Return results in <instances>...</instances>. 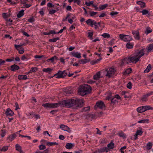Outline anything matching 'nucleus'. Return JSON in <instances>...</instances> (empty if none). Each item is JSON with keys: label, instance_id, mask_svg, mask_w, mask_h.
I'll return each instance as SVG.
<instances>
[{"label": "nucleus", "instance_id": "20", "mask_svg": "<svg viewBox=\"0 0 153 153\" xmlns=\"http://www.w3.org/2000/svg\"><path fill=\"white\" fill-rule=\"evenodd\" d=\"M143 133V131L141 130H137L136 131L135 134L134 135V139L136 140L137 139V135H141Z\"/></svg>", "mask_w": 153, "mask_h": 153}, {"label": "nucleus", "instance_id": "25", "mask_svg": "<svg viewBox=\"0 0 153 153\" xmlns=\"http://www.w3.org/2000/svg\"><path fill=\"white\" fill-rule=\"evenodd\" d=\"M137 123H149V120L148 119H142L139 120Z\"/></svg>", "mask_w": 153, "mask_h": 153}, {"label": "nucleus", "instance_id": "26", "mask_svg": "<svg viewBox=\"0 0 153 153\" xmlns=\"http://www.w3.org/2000/svg\"><path fill=\"white\" fill-rule=\"evenodd\" d=\"M16 149L20 153H22L23 151L22 150L21 146L18 144H16L15 145Z\"/></svg>", "mask_w": 153, "mask_h": 153}, {"label": "nucleus", "instance_id": "35", "mask_svg": "<svg viewBox=\"0 0 153 153\" xmlns=\"http://www.w3.org/2000/svg\"><path fill=\"white\" fill-rule=\"evenodd\" d=\"M134 45V44L132 43H130L128 42L126 44V47L128 49L132 48Z\"/></svg>", "mask_w": 153, "mask_h": 153}, {"label": "nucleus", "instance_id": "33", "mask_svg": "<svg viewBox=\"0 0 153 153\" xmlns=\"http://www.w3.org/2000/svg\"><path fill=\"white\" fill-rule=\"evenodd\" d=\"M137 3L138 4L140 5V7L142 8H144L146 6L145 3L143 2L139 1H137Z\"/></svg>", "mask_w": 153, "mask_h": 153}, {"label": "nucleus", "instance_id": "57", "mask_svg": "<svg viewBox=\"0 0 153 153\" xmlns=\"http://www.w3.org/2000/svg\"><path fill=\"white\" fill-rule=\"evenodd\" d=\"M6 131L5 130H2L1 134V136L2 137H4L5 135Z\"/></svg>", "mask_w": 153, "mask_h": 153}, {"label": "nucleus", "instance_id": "12", "mask_svg": "<svg viewBox=\"0 0 153 153\" xmlns=\"http://www.w3.org/2000/svg\"><path fill=\"white\" fill-rule=\"evenodd\" d=\"M21 46L20 45H15V48L18 51L19 53L20 54L23 53L24 52V49L21 47Z\"/></svg>", "mask_w": 153, "mask_h": 153}, {"label": "nucleus", "instance_id": "5", "mask_svg": "<svg viewBox=\"0 0 153 153\" xmlns=\"http://www.w3.org/2000/svg\"><path fill=\"white\" fill-rule=\"evenodd\" d=\"M106 71L107 72V73L105 75L110 78L112 76L114 75L115 70L113 68H107Z\"/></svg>", "mask_w": 153, "mask_h": 153}, {"label": "nucleus", "instance_id": "60", "mask_svg": "<svg viewBox=\"0 0 153 153\" xmlns=\"http://www.w3.org/2000/svg\"><path fill=\"white\" fill-rule=\"evenodd\" d=\"M22 3H24L25 4L24 6L26 8H29L31 6V5L30 4H26L24 3V1H22Z\"/></svg>", "mask_w": 153, "mask_h": 153}, {"label": "nucleus", "instance_id": "27", "mask_svg": "<svg viewBox=\"0 0 153 153\" xmlns=\"http://www.w3.org/2000/svg\"><path fill=\"white\" fill-rule=\"evenodd\" d=\"M18 79H23L26 80L27 79V76L26 75H21L18 76Z\"/></svg>", "mask_w": 153, "mask_h": 153}, {"label": "nucleus", "instance_id": "7", "mask_svg": "<svg viewBox=\"0 0 153 153\" xmlns=\"http://www.w3.org/2000/svg\"><path fill=\"white\" fill-rule=\"evenodd\" d=\"M67 75V73L65 71H59L58 73L55 75L56 78H64Z\"/></svg>", "mask_w": 153, "mask_h": 153}, {"label": "nucleus", "instance_id": "3", "mask_svg": "<svg viewBox=\"0 0 153 153\" xmlns=\"http://www.w3.org/2000/svg\"><path fill=\"white\" fill-rule=\"evenodd\" d=\"M62 104L67 107H71L76 105L74 99L64 100L62 101Z\"/></svg>", "mask_w": 153, "mask_h": 153}, {"label": "nucleus", "instance_id": "48", "mask_svg": "<svg viewBox=\"0 0 153 153\" xmlns=\"http://www.w3.org/2000/svg\"><path fill=\"white\" fill-rule=\"evenodd\" d=\"M8 149V146H4L2 148H0V151L5 152Z\"/></svg>", "mask_w": 153, "mask_h": 153}, {"label": "nucleus", "instance_id": "19", "mask_svg": "<svg viewBox=\"0 0 153 153\" xmlns=\"http://www.w3.org/2000/svg\"><path fill=\"white\" fill-rule=\"evenodd\" d=\"M131 57V62L134 63H136L140 59L139 58H138L137 56H136V55L135 54L134 56Z\"/></svg>", "mask_w": 153, "mask_h": 153}, {"label": "nucleus", "instance_id": "29", "mask_svg": "<svg viewBox=\"0 0 153 153\" xmlns=\"http://www.w3.org/2000/svg\"><path fill=\"white\" fill-rule=\"evenodd\" d=\"M74 146V144L73 143H68L66 145L65 148L68 149H71Z\"/></svg>", "mask_w": 153, "mask_h": 153}, {"label": "nucleus", "instance_id": "63", "mask_svg": "<svg viewBox=\"0 0 153 153\" xmlns=\"http://www.w3.org/2000/svg\"><path fill=\"white\" fill-rule=\"evenodd\" d=\"M56 11L55 10L53 9L50 10L49 12V13L50 14H53L55 13Z\"/></svg>", "mask_w": 153, "mask_h": 153}, {"label": "nucleus", "instance_id": "34", "mask_svg": "<svg viewBox=\"0 0 153 153\" xmlns=\"http://www.w3.org/2000/svg\"><path fill=\"white\" fill-rule=\"evenodd\" d=\"M93 34V31L92 30H89L88 32V37L90 38L91 39H92V36Z\"/></svg>", "mask_w": 153, "mask_h": 153}, {"label": "nucleus", "instance_id": "45", "mask_svg": "<svg viewBox=\"0 0 153 153\" xmlns=\"http://www.w3.org/2000/svg\"><path fill=\"white\" fill-rule=\"evenodd\" d=\"M131 71V68L127 69L124 73V74L125 75H127L129 74Z\"/></svg>", "mask_w": 153, "mask_h": 153}, {"label": "nucleus", "instance_id": "28", "mask_svg": "<svg viewBox=\"0 0 153 153\" xmlns=\"http://www.w3.org/2000/svg\"><path fill=\"white\" fill-rule=\"evenodd\" d=\"M58 145V143L55 142H48L46 143V145L48 146H53L54 145Z\"/></svg>", "mask_w": 153, "mask_h": 153}, {"label": "nucleus", "instance_id": "39", "mask_svg": "<svg viewBox=\"0 0 153 153\" xmlns=\"http://www.w3.org/2000/svg\"><path fill=\"white\" fill-rule=\"evenodd\" d=\"M52 69H51L49 68H43V71L44 72H45L46 73H50L51 71H52Z\"/></svg>", "mask_w": 153, "mask_h": 153}, {"label": "nucleus", "instance_id": "41", "mask_svg": "<svg viewBox=\"0 0 153 153\" xmlns=\"http://www.w3.org/2000/svg\"><path fill=\"white\" fill-rule=\"evenodd\" d=\"M114 146V144L112 142L108 144L107 145L108 148L110 149H112Z\"/></svg>", "mask_w": 153, "mask_h": 153}, {"label": "nucleus", "instance_id": "30", "mask_svg": "<svg viewBox=\"0 0 153 153\" xmlns=\"http://www.w3.org/2000/svg\"><path fill=\"white\" fill-rule=\"evenodd\" d=\"M88 62L89 60L88 59H84L79 60V62L80 64H85Z\"/></svg>", "mask_w": 153, "mask_h": 153}, {"label": "nucleus", "instance_id": "11", "mask_svg": "<svg viewBox=\"0 0 153 153\" xmlns=\"http://www.w3.org/2000/svg\"><path fill=\"white\" fill-rule=\"evenodd\" d=\"M76 101V107H81L82 106L83 104V100L82 99H76L75 100Z\"/></svg>", "mask_w": 153, "mask_h": 153}, {"label": "nucleus", "instance_id": "53", "mask_svg": "<svg viewBox=\"0 0 153 153\" xmlns=\"http://www.w3.org/2000/svg\"><path fill=\"white\" fill-rule=\"evenodd\" d=\"M126 148V146H123L121 147L120 149V151L122 153H123L125 152V150Z\"/></svg>", "mask_w": 153, "mask_h": 153}, {"label": "nucleus", "instance_id": "43", "mask_svg": "<svg viewBox=\"0 0 153 153\" xmlns=\"http://www.w3.org/2000/svg\"><path fill=\"white\" fill-rule=\"evenodd\" d=\"M39 148L40 150H42L45 149H46V147L45 145H43L42 143L41 145L39 146Z\"/></svg>", "mask_w": 153, "mask_h": 153}, {"label": "nucleus", "instance_id": "37", "mask_svg": "<svg viewBox=\"0 0 153 153\" xmlns=\"http://www.w3.org/2000/svg\"><path fill=\"white\" fill-rule=\"evenodd\" d=\"M49 150L48 149H46L43 151H40L39 150H36L37 153H49Z\"/></svg>", "mask_w": 153, "mask_h": 153}, {"label": "nucleus", "instance_id": "58", "mask_svg": "<svg viewBox=\"0 0 153 153\" xmlns=\"http://www.w3.org/2000/svg\"><path fill=\"white\" fill-rule=\"evenodd\" d=\"M97 13V12L93 11H90L89 12L90 15L91 16H93L95 15Z\"/></svg>", "mask_w": 153, "mask_h": 153}, {"label": "nucleus", "instance_id": "1", "mask_svg": "<svg viewBox=\"0 0 153 153\" xmlns=\"http://www.w3.org/2000/svg\"><path fill=\"white\" fill-rule=\"evenodd\" d=\"M91 91V88L89 85L85 84L79 88L78 90V94L83 96L90 93Z\"/></svg>", "mask_w": 153, "mask_h": 153}, {"label": "nucleus", "instance_id": "42", "mask_svg": "<svg viewBox=\"0 0 153 153\" xmlns=\"http://www.w3.org/2000/svg\"><path fill=\"white\" fill-rule=\"evenodd\" d=\"M151 66L150 65H149L146 68L144 71L145 73H147L148 72L151 70Z\"/></svg>", "mask_w": 153, "mask_h": 153}, {"label": "nucleus", "instance_id": "8", "mask_svg": "<svg viewBox=\"0 0 153 153\" xmlns=\"http://www.w3.org/2000/svg\"><path fill=\"white\" fill-rule=\"evenodd\" d=\"M59 104L58 103H46L42 105V106L45 108H54L58 107Z\"/></svg>", "mask_w": 153, "mask_h": 153}, {"label": "nucleus", "instance_id": "59", "mask_svg": "<svg viewBox=\"0 0 153 153\" xmlns=\"http://www.w3.org/2000/svg\"><path fill=\"white\" fill-rule=\"evenodd\" d=\"M127 87L129 89H131L132 88V84L131 82H129L127 85Z\"/></svg>", "mask_w": 153, "mask_h": 153}, {"label": "nucleus", "instance_id": "50", "mask_svg": "<svg viewBox=\"0 0 153 153\" xmlns=\"http://www.w3.org/2000/svg\"><path fill=\"white\" fill-rule=\"evenodd\" d=\"M147 97L145 95L142 96L141 98V100L143 102H146L147 100Z\"/></svg>", "mask_w": 153, "mask_h": 153}, {"label": "nucleus", "instance_id": "55", "mask_svg": "<svg viewBox=\"0 0 153 153\" xmlns=\"http://www.w3.org/2000/svg\"><path fill=\"white\" fill-rule=\"evenodd\" d=\"M93 1H90L89 2H86L85 3V4L88 6H89L91 5H93Z\"/></svg>", "mask_w": 153, "mask_h": 153}, {"label": "nucleus", "instance_id": "2", "mask_svg": "<svg viewBox=\"0 0 153 153\" xmlns=\"http://www.w3.org/2000/svg\"><path fill=\"white\" fill-rule=\"evenodd\" d=\"M86 23L88 25L91 26L92 27L94 26L95 29H97L100 25V23L97 22L95 20H92L91 19H89L85 21Z\"/></svg>", "mask_w": 153, "mask_h": 153}, {"label": "nucleus", "instance_id": "56", "mask_svg": "<svg viewBox=\"0 0 153 153\" xmlns=\"http://www.w3.org/2000/svg\"><path fill=\"white\" fill-rule=\"evenodd\" d=\"M21 59L22 60L24 61H26L28 60L27 58L25 55H23L22 56Z\"/></svg>", "mask_w": 153, "mask_h": 153}, {"label": "nucleus", "instance_id": "15", "mask_svg": "<svg viewBox=\"0 0 153 153\" xmlns=\"http://www.w3.org/2000/svg\"><path fill=\"white\" fill-rule=\"evenodd\" d=\"M132 34L135 39L139 40L140 39L139 33L137 30H134L132 32Z\"/></svg>", "mask_w": 153, "mask_h": 153}, {"label": "nucleus", "instance_id": "24", "mask_svg": "<svg viewBox=\"0 0 153 153\" xmlns=\"http://www.w3.org/2000/svg\"><path fill=\"white\" fill-rule=\"evenodd\" d=\"M11 70L13 71H14L16 70H18L19 68V67L16 65H13L10 67Z\"/></svg>", "mask_w": 153, "mask_h": 153}, {"label": "nucleus", "instance_id": "14", "mask_svg": "<svg viewBox=\"0 0 153 153\" xmlns=\"http://www.w3.org/2000/svg\"><path fill=\"white\" fill-rule=\"evenodd\" d=\"M60 128L62 130L67 131L68 133H71V130L70 129V128L67 126L64 125H61L60 126Z\"/></svg>", "mask_w": 153, "mask_h": 153}, {"label": "nucleus", "instance_id": "46", "mask_svg": "<svg viewBox=\"0 0 153 153\" xmlns=\"http://www.w3.org/2000/svg\"><path fill=\"white\" fill-rule=\"evenodd\" d=\"M101 36L104 38H109L110 37V35L109 34L104 33L101 35Z\"/></svg>", "mask_w": 153, "mask_h": 153}, {"label": "nucleus", "instance_id": "9", "mask_svg": "<svg viewBox=\"0 0 153 153\" xmlns=\"http://www.w3.org/2000/svg\"><path fill=\"white\" fill-rule=\"evenodd\" d=\"M105 106L104 102L101 101H99L97 102L95 106V108L96 109L97 108L102 109L105 108Z\"/></svg>", "mask_w": 153, "mask_h": 153}, {"label": "nucleus", "instance_id": "51", "mask_svg": "<svg viewBox=\"0 0 153 153\" xmlns=\"http://www.w3.org/2000/svg\"><path fill=\"white\" fill-rule=\"evenodd\" d=\"M119 135L120 137H122L124 138H126V136L125 134L122 132L119 133Z\"/></svg>", "mask_w": 153, "mask_h": 153}, {"label": "nucleus", "instance_id": "13", "mask_svg": "<svg viewBox=\"0 0 153 153\" xmlns=\"http://www.w3.org/2000/svg\"><path fill=\"white\" fill-rule=\"evenodd\" d=\"M72 56L79 59L81 58V53L79 52L72 51L71 52Z\"/></svg>", "mask_w": 153, "mask_h": 153}, {"label": "nucleus", "instance_id": "17", "mask_svg": "<svg viewBox=\"0 0 153 153\" xmlns=\"http://www.w3.org/2000/svg\"><path fill=\"white\" fill-rule=\"evenodd\" d=\"M102 77L101 74V72L98 71L94 76L93 78L95 80H98L100 78Z\"/></svg>", "mask_w": 153, "mask_h": 153}, {"label": "nucleus", "instance_id": "36", "mask_svg": "<svg viewBox=\"0 0 153 153\" xmlns=\"http://www.w3.org/2000/svg\"><path fill=\"white\" fill-rule=\"evenodd\" d=\"M108 6V4H105L103 5H100L99 6V9L101 10H103Z\"/></svg>", "mask_w": 153, "mask_h": 153}, {"label": "nucleus", "instance_id": "47", "mask_svg": "<svg viewBox=\"0 0 153 153\" xmlns=\"http://www.w3.org/2000/svg\"><path fill=\"white\" fill-rule=\"evenodd\" d=\"M59 40V38L58 37H57L56 38H54L52 39H50L49 40V41L50 42H55L57 40Z\"/></svg>", "mask_w": 153, "mask_h": 153}, {"label": "nucleus", "instance_id": "64", "mask_svg": "<svg viewBox=\"0 0 153 153\" xmlns=\"http://www.w3.org/2000/svg\"><path fill=\"white\" fill-rule=\"evenodd\" d=\"M28 21L31 23H33L34 21V20L33 17H31L28 19Z\"/></svg>", "mask_w": 153, "mask_h": 153}, {"label": "nucleus", "instance_id": "52", "mask_svg": "<svg viewBox=\"0 0 153 153\" xmlns=\"http://www.w3.org/2000/svg\"><path fill=\"white\" fill-rule=\"evenodd\" d=\"M58 59V57L56 56H54L50 58L51 61L53 62L54 60H57Z\"/></svg>", "mask_w": 153, "mask_h": 153}, {"label": "nucleus", "instance_id": "18", "mask_svg": "<svg viewBox=\"0 0 153 153\" xmlns=\"http://www.w3.org/2000/svg\"><path fill=\"white\" fill-rule=\"evenodd\" d=\"M131 59L130 57H126L124 58L122 61L123 64H128L131 62Z\"/></svg>", "mask_w": 153, "mask_h": 153}, {"label": "nucleus", "instance_id": "10", "mask_svg": "<svg viewBox=\"0 0 153 153\" xmlns=\"http://www.w3.org/2000/svg\"><path fill=\"white\" fill-rule=\"evenodd\" d=\"M144 48H143L136 52L135 55L139 59L144 54Z\"/></svg>", "mask_w": 153, "mask_h": 153}, {"label": "nucleus", "instance_id": "6", "mask_svg": "<svg viewBox=\"0 0 153 153\" xmlns=\"http://www.w3.org/2000/svg\"><path fill=\"white\" fill-rule=\"evenodd\" d=\"M119 37L120 39L125 42L130 41L132 40L131 36L129 35L120 34Z\"/></svg>", "mask_w": 153, "mask_h": 153}, {"label": "nucleus", "instance_id": "23", "mask_svg": "<svg viewBox=\"0 0 153 153\" xmlns=\"http://www.w3.org/2000/svg\"><path fill=\"white\" fill-rule=\"evenodd\" d=\"M153 50V45L150 44L146 47V50L148 52L152 51Z\"/></svg>", "mask_w": 153, "mask_h": 153}, {"label": "nucleus", "instance_id": "22", "mask_svg": "<svg viewBox=\"0 0 153 153\" xmlns=\"http://www.w3.org/2000/svg\"><path fill=\"white\" fill-rule=\"evenodd\" d=\"M6 115L7 116H11L14 114L13 112L10 108H8L6 111Z\"/></svg>", "mask_w": 153, "mask_h": 153}, {"label": "nucleus", "instance_id": "31", "mask_svg": "<svg viewBox=\"0 0 153 153\" xmlns=\"http://www.w3.org/2000/svg\"><path fill=\"white\" fill-rule=\"evenodd\" d=\"M140 12L143 15H146L149 16L150 15V13L149 11L146 9H144L141 11H140Z\"/></svg>", "mask_w": 153, "mask_h": 153}, {"label": "nucleus", "instance_id": "4", "mask_svg": "<svg viewBox=\"0 0 153 153\" xmlns=\"http://www.w3.org/2000/svg\"><path fill=\"white\" fill-rule=\"evenodd\" d=\"M152 108L149 105L143 106L138 108L137 110L139 113H142L146 111L152 109Z\"/></svg>", "mask_w": 153, "mask_h": 153}, {"label": "nucleus", "instance_id": "32", "mask_svg": "<svg viewBox=\"0 0 153 153\" xmlns=\"http://www.w3.org/2000/svg\"><path fill=\"white\" fill-rule=\"evenodd\" d=\"M24 14V10L23 9L21 10L19 12L18 14H17V16L18 18H20Z\"/></svg>", "mask_w": 153, "mask_h": 153}, {"label": "nucleus", "instance_id": "40", "mask_svg": "<svg viewBox=\"0 0 153 153\" xmlns=\"http://www.w3.org/2000/svg\"><path fill=\"white\" fill-rule=\"evenodd\" d=\"M146 148L148 150L151 149L152 148V143L151 142H149L147 143Z\"/></svg>", "mask_w": 153, "mask_h": 153}, {"label": "nucleus", "instance_id": "61", "mask_svg": "<svg viewBox=\"0 0 153 153\" xmlns=\"http://www.w3.org/2000/svg\"><path fill=\"white\" fill-rule=\"evenodd\" d=\"M101 59L102 58L100 57V58L99 59H97L95 61L94 63H92V62H91V63L92 65H94L95 64L97 63L98 62L100 61Z\"/></svg>", "mask_w": 153, "mask_h": 153}, {"label": "nucleus", "instance_id": "62", "mask_svg": "<svg viewBox=\"0 0 153 153\" xmlns=\"http://www.w3.org/2000/svg\"><path fill=\"white\" fill-rule=\"evenodd\" d=\"M118 13V12L116 11L112 12L110 13V14L111 16H114L117 14Z\"/></svg>", "mask_w": 153, "mask_h": 153}, {"label": "nucleus", "instance_id": "16", "mask_svg": "<svg viewBox=\"0 0 153 153\" xmlns=\"http://www.w3.org/2000/svg\"><path fill=\"white\" fill-rule=\"evenodd\" d=\"M109 150L108 148L106 147H105L98 149L97 150V153H102L104 152H107Z\"/></svg>", "mask_w": 153, "mask_h": 153}, {"label": "nucleus", "instance_id": "21", "mask_svg": "<svg viewBox=\"0 0 153 153\" xmlns=\"http://www.w3.org/2000/svg\"><path fill=\"white\" fill-rule=\"evenodd\" d=\"M17 136H18L16 134H13L9 135L7 139L10 141H12Z\"/></svg>", "mask_w": 153, "mask_h": 153}, {"label": "nucleus", "instance_id": "44", "mask_svg": "<svg viewBox=\"0 0 153 153\" xmlns=\"http://www.w3.org/2000/svg\"><path fill=\"white\" fill-rule=\"evenodd\" d=\"M2 16L4 19H7L8 18L10 17V15L9 14H7L6 13H2Z\"/></svg>", "mask_w": 153, "mask_h": 153}, {"label": "nucleus", "instance_id": "54", "mask_svg": "<svg viewBox=\"0 0 153 153\" xmlns=\"http://www.w3.org/2000/svg\"><path fill=\"white\" fill-rule=\"evenodd\" d=\"M37 69V68L36 67H32L30 70L29 71V73H32L35 72Z\"/></svg>", "mask_w": 153, "mask_h": 153}, {"label": "nucleus", "instance_id": "49", "mask_svg": "<svg viewBox=\"0 0 153 153\" xmlns=\"http://www.w3.org/2000/svg\"><path fill=\"white\" fill-rule=\"evenodd\" d=\"M18 0H7V2L13 4H16V1H17Z\"/></svg>", "mask_w": 153, "mask_h": 153}, {"label": "nucleus", "instance_id": "38", "mask_svg": "<svg viewBox=\"0 0 153 153\" xmlns=\"http://www.w3.org/2000/svg\"><path fill=\"white\" fill-rule=\"evenodd\" d=\"M145 33L146 34H148L152 31V30L149 27H147L145 30Z\"/></svg>", "mask_w": 153, "mask_h": 153}]
</instances>
